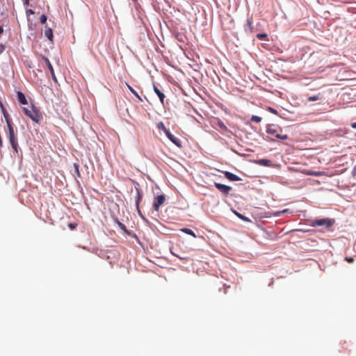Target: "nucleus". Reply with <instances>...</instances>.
Masks as SVG:
<instances>
[{
    "label": "nucleus",
    "instance_id": "1",
    "mask_svg": "<svg viewBox=\"0 0 356 356\" xmlns=\"http://www.w3.org/2000/svg\"><path fill=\"white\" fill-rule=\"evenodd\" d=\"M23 111L26 116L30 118L33 121L39 122L42 118V115L38 109L35 106L29 108H23Z\"/></svg>",
    "mask_w": 356,
    "mask_h": 356
},
{
    "label": "nucleus",
    "instance_id": "2",
    "mask_svg": "<svg viewBox=\"0 0 356 356\" xmlns=\"http://www.w3.org/2000/svg\"><path fill=\"white\" fill-rule=\"evenodd\" d=\"M8 129V139L9 142L12 146V148L14 151L17 153L18 152V143L17 139L15 136L14 128L13 126L12 122H8L7 124Z\"/></svg>",
    "mask_w": 356,
    "mask_h": 356
},
{
    "label": "nucleus",
    "instance_id": "3",
    "mask_svg": "<svg viewBox=\"0 0 356 356\" xmlns=\"http://www.w3.org/2000/svg\"><path fill=\"white\" fill-rule=\"evenodd\" d=\"M334 222L335 220L331 218L316 219L311 222V225L313 227L325 226L326 228H330Z\"/></svg>",
    "mask_w": 356,
    "mask_h": 356
},
{
    "label": "nucleus",
    "instance_id": "4",
    "mask_svg": "<svg viewBox=\"0 0 356 356\" xmlns=\"http://www.w3.org/2000/svg\"><path fill=\"white\" fill-rule=\"evenodd\" d=\"M278 129H279V128L276 127L274 125H269L267 127L266 132L269 134L274 135L277 138L282 139V140L286 139L287 136L286 134L282 135V134H278Z\"/></svg>",
    "mask_w": 356,
    "mask_h": 356
},
{
    "label": "nucleus",
    "instance_id": "5",
    "mask_svg": "<svg viewBox=\"0 0 356 356\" xmlns=\"http://www.w3.org/2000/svg\"><path fill=\"white\" fill-rule=\"evenodd\" d=\"M165 201V196L164 195H159L154 197L153 208L155 211H158L160 207L164 204Z\"/></svg>",
    "mask_w": 356,
    "mask_h": 356
},
{
    "label": "nucleus",
    "instance_id": "6",
    "mask_svg": "<svg viewBox=\"0 0 356 356\" xmlns=\"http://www.w3.org/2000/svg\"><path fill=\"white\" fill-rule=\"evenodd\" d=\"M164 133L165 134L168 138L172 143H173L177 147H181V142H180L179 139L177 138V137H175V136H173L168 129H165Z\"/></svg>",
    "mask_w": 356,
    "mask_h": 356
},
{
    "label": "nucleus",
    "instance_id": "7",
    "mask_svg": "<svg viewBox=\"0 0 356 356\" xmlns=\"http://www.w3.org/2000/svg\"><path fill=\"white\" fill-rule=\"evenodd\" d=\"M215 186L224 195H227L229 193V191L232 190L231 186H227V185H225L222 184H220V183H215Z\"/></svg>",
    "mask_w": 356,
    "mask_h": 356
},
{
    "label": "nucleus",
    "instance_id": "8",
    "mask_svg": "<svg viewBox=\"0 0 356 356\" xmlns=\"http://www.w3.org/2000/svg\"><path fill=\"white\" fill-rule=\"evenodd\" d=\"M42 60H44L45 65L47 66L50 73H51V75L52 76V79L56 81V75H55V73H54V68H53V66L51 64L49 60L47 58V57H44L43 56L42 57Z\"/></svg>",
    "mask_w": 356,
    "mask_h": 356
},
{
    "label": "nucleus",
    "instance_id": "9",
    "mask_svg": "<svg viewBox=\"0 0 356 356\" xmlns=\"http://www.w3.org/2000/svg\"><path fill=\"white\" fill-rule=\"evenodd\" d=\"M224 175H225V177L230 181H236L241 180V178L239 177H238L237 175H236L230 172L225 171V172H224Z\"/></svg>",
    "mask_w": 356,
    "mask_h": 356
},
{
    "label": "nucleus",
    "instance_id": "10",
    "mask_svg": "<svg viewBox=\"0 0 356 356\" xmlns=\"http://www.w3.org/2000/svg\"><path fill=\"white\" fill-rule=\"evenodd\" d=\"M136 193H137V197H136V208H137V211H138L139 215L141 216V212H140V210L139 208V204H140V201L142 200L143 194L138 188H136Z\"/></svg>",
    "mask_w": 356,
    "mask_h": 356
},
{
    "label": "nucleus",
    "instance_id": "11",
    "mask_svg": "<svg viewBox=\"0 0 356 356\" xmlns=\"http://www.w3.org/2000/svg\"><path fill=\"white\" fill-rule=\"evenodd\" d=\"M153 89H154V92L159 97V99H160L161 102L162 103V104H163L164 99L165 97V95L154 85L153 86Z\"/></svg>",
    "mask_w": 356,
    "mask_h": 356
},
{
    "label": "nucleus",
    "instance_id": "12",
    "mask_svg": "<svg viewBox=\"0 0 356 356\" xmlns=\"http://www.w3.org/2000/svg\"><path fill=\"white\" fill-rule=\"evenodd\" d=\"M17 95L18 101L20 104H22L23 105H26L28 104L25 95L22 92L18 91L17 92Z\"/></svg>",
    "mask_w": 356,
    "mask_h": 356
},
{
    "label": "nucleus",
    "instance_id": "13",
    "mask_svg": "<svg viewBox=\"0 0 356 356\" xmlns=\"http://www.w3.org/2000/svg\"><path fill=\"white\" fill-rule=\"evenodd\" d=\"M0 107L1 108L3 117L5 118L6 122V124H8V122H12L10 118L8 113L7 112L6 109L4 108V106H3V104L1 102H0Z\"/></svg>",
    "mask_w": 356,
    "mask_h": 356
},
{
    "label": "nucleus",
    "instance_id": "14",
    "mask_svg": "<svg viewBox=\"0 0 356 356\" xmlns=\"http://www.w3.org/2000/svg\"><path fill=\"white\" fill-rule=\"evenodd\" d=\"M44 35L51 41L53 42L54 34L51 28H48L44 31Z\"/></svg>",
    "mask_w": 356,
    "mask_h": 356
},
{
    "label": "nucleus",
    "instance_id": "15",
    "mask_svg": "<svg viewBox=\"0 0 356 356\" xmlns=\"http://www.w3.org/2000/svg\"><path fill=\"white\" fill-rule=\"evenodd\" d=\"M126 86H127V88H129V90L140 101V102H143V99L142 98L140 97V96L138 94V92L131 86H129L128 83H126Z\"/></svg>",
    "mask_w": 356,
    "mask_h": 356
},
{
    "label": "nucleus",
    "instance_id": "16",
    "mask_svg": "<svg viewBox=\"0 0 356 356\" xmlns=\"http://www.w3.org/2000/svg\"><path fill=\"white\" fill-rule=\"evenodd\" d=\"M181 231L182 232H184V233H186V234H187L191 235V236H193V237H195V238L196 237L195 234V233H194V232H193L192 229H188V228H184V229H181Z\"/></svg>",
    "mask_w": 356,
    "mask_h": 356
},
{
    "label": "nucleus",
    "instance_id": "17",
    "mask_svg": "<svg viewBox=\"0 0 356 356\" xmlns=\"http://www.w3.org/2000/svg\"><path fill=\"white\" fill-rule=\"evenodd\" d=\"M270 161L267 159H260L257 161V163L264 165V166H268L270 165Z\"/></svg>",
    "mask_w": 356,
    "mask_h": 356
},
{
    "label": "nucleus",
    "instance_id": "18",
    "mask_svg": "<svg viewBox=\"0 0 356 356\" xmlns=\"http://www.w3.org/2000/svg\"><path fill=\"white\" fill-rule=\"evenodd\" d=\"M320 99H321V95L320 94L317 95L310 96L308 97V100L309 102L317 101Z\"/></svg>",
    "mask_w": 356,
    "mask_h": 356
},
{
    "label": "nucleus",
    "instance_id": "19",
    "mask_svg": "<svg viewBox=\"0 0 356 356\" xmlns=\"http://www.w3.org/2000/svg\"><path fill=\"white\" fill-rule=\"evenodd\" d=\"M170 252H171V253H172L173 255H175V257H177V258H179V259H181V260H185V261H187V260H188V257H183V256H181V255H180V254H178L175 253V252L173 251V249H171V250H170Z\"/></svg>",
    "mask_w": 356,
    "mask_h": 356
},
{
    "label": "nucleus",
    "instance_id": "20",
    "mask_svg": "<svg viewBox=\"0 0 356 356\" xmlns=\"http://www.w3.org/2000/svg\"><path fill=\"white\" fill-rule=\"evenodd\" d=\"M250 121L259 123L261 121V118L257 115H252L250 118Z\"/></svg>",
    "mask_w": 356,
    "mask_h": 356
},
{
    "label": "nucleus",
    "instance_id": "21",
    "mask_svg": "<svg viewBox=\"0 0 356 356\" xmlns=\"http://www.w3.org/2000/svg\"><path fill=\"white\" fill-rule=\"evenodd\" d=\"M307 174L309 175H314V176H320L322 175V172H319V171H307Z\"/></svg>",
    "mask_w": 356,
    "mask_h": 356
},
{
    "label": "nucleus",
    "instance_id": "22",
    "mask_svg": "<svg viewBox=\"0 0 356 356\" xmlns=\"http://www.w3.org/2000/svg\"><path fill=\"white\" fill-rule=\"evenodd\" d=\"M116 222L121 229H122L123 231H125V232L127 231L126 226L123 223L120 222L118 220H116Z\"/></svg>",
    "mask_w": 356,
    "mask_h": 356
},
{
    "label": "nucleus",
    "instance_id": "23",
    "mask_svg": "<svg viewBox=\"0 0 356 356\" xmlns=\"http://www.w3.org/2000/svg\"><path fill=\"white\" fill-rule=\"evenodd\" d=\"M47 16L44 14H42L40 17V22L41 24H45L47 22Z\"/></svg>",
    "mask_w": 356,
    "mask_h": 356
},
{
    "label": "nucleus",
    "instance_id": "24",
    "mask_svg": "<svg viewBox=\"0 0 356 356\" xmlns=\"http://www.w3.org/2000/svg\"><path fill=\"white\" fill-rule=\"evenodd\" d=\"M77 225L76 223H70L68 227L70 229H74L76 227Z\"/></svg>",
    "mask_w": 356,
    "mask_h": 356
},
{
    "label": "nucleus",
    "instance_id": "25",
    "mask_svg": "<svg viewBox=\"0 0 356 356\" xmlns=\"http://www.w3.org/2000/svg\"><path fill=\"white\" fill-rule=\"evenodd\" d=\"M268 111H269L270 113H273V114H277V112L275 109H274L272 107H268Z\"/></svg>",
    "mask_w": 356,
    "mask_h": 356
},
{
    "label": "nucleus",
    "instance_id": "26",
    "mask_svg": "<svg viewBox=\"0 0 356 356\" xmlns=\"http://www.w3.org/2000/svg\"><path fill=\"white\" fill-rule=\"evenodd\" d=\"M158 127H159V129H161L164 132H165V129H167V128L165 127V125L163 124V122H161V123L159 124Z\"/></svg>",
    "mask_w": 356,
    "mask_h": 356
},
{
    "label": "nucleus",
    "instance_id": "27",
    "mask_svg": "<svg viewBox=\"0 0 356 356\" xmlns=\"http://www.w3.org/2000/svg\"><path fill=\"white\" fill-rule=\"evenodd\" d=\"M267 36L266 34L265 33H263V34H258L257 35V38H259V39H264Z\"/></svg>",
    "mask_w": 356,
    "mask_h": 356
},
{
    "label": "nucleus",
    "instance_id": "28",
    "mask_svg": "<svg viewBox=\"0 0 356 356\" xmlns=\"http://www.w3.org/2000/svg\"><path fill=\"white\" fill-rule=\"evenodd\" d=\"M346 261L348 263H353L354 261V259L353 257H346Z\"/></svg>",
    "mask_w": 356,
    "mask_h": 356
},
{
    "label": "nucleus",
    "instance_id": "29",
    "mask_svg": "<svg viewBox=\"0 0 356 356\" xmlns=\"http://www.w3.org/2000/svg\"><path fill=\"white\" fill-rule=\"evenodd\" d=\"M74 166L76 173L79 175V165L77 163H74Z\"/></svg>",
    "mask_w": 356,
    "mask_h": 356
},
{
    "label": "nucleus",
    "instance_id": "30",
    "mask_svg": "<svg viewBox=\"0 0 356 356\" xmlns=\"http://www.w3.org/2000/svg\"><path fill=\"white\" fill-rule=\"evenodd\" d=\"M5 49V47L3 44H0V53L3 52Z\"/></svg>",
    "mask_w": 356,
    "mask_h": 356
},
{
    "label": "nucleus",
    "instance_id": "31",
    "mask_svg": "<svg viewBox=\"0 0 356 356\" xmlns=\"http://www.w3.org/2000/svg\"><path fill=\"white\" fill-rule=\"evenodd\" d=\"M247 22H248L249 26L251 27V26H252V20H251V19L248 18Z\"/></svg>",
    "mask_w": 356,
    "mask_h": 356
},
{
    "label": "nucleus",
    "instance_id": "32",
    "mask_svg": "<svg viewBox=\"0 0 356 356\" xmlns=\"http://www.w3.org/2000/svg\"><path fill=\"white\" fill-rule=\"evenodd\" d=\"M23 1H24V5H28L29 4V0H23Z\"/></svg>",
    "mask_w": 356,
    "mask_h": 356
},
{
    "label": "nucleus",
    "instance_id": "33",
    "mask_svg": "<svg viewBox=\"0 0 356 356\" xmlns=\"http://www.w3.org/2000/svg\"><path fill=\"white\" fill-rule=\"evenodd\" d=\"M351 127L353 128V129H356V122L353 123Z\"/></svg>",
    "mask_w": 356,
    "mask_h": 356
},
{
    "label": "nucleus",
    "instance_id": "34",
    "mask_svg": "<svg viewBox=\"0 0 356 356\" xmlns=\"http://www.w3.org/2000/svg\"><path fill=\"white\" fill-rule=\"evenodd\" d=\"M3 32V29L1 26H0V35Z\"/></svg>",
    "mask_w": 356,
    "mask_h": 356
},
{
    "label": "nucleus",
    "instance_id": "35",
    "mask_svg": "<svg viewBox=\"0 0 356 356\" xmlns=\"http://www.w3.org/2000/svg\"><path fill=\"white\" fill-rule=\"evenodd\" d=\"M27 12L29 13L33 14V11L32 10H29Z\"/></svg>",
    "mask_w": 356,
    "mask_h": 356
},
{
    "label": "nucleus",
    "instance_id": "36",
    "mask_svg": "<svg viewBox=\"0 0 356 356\" xmlns=\"http://www.w3.org/2000/svg\"><path fill=\"white\" fill-rule=\"evenodd\" d=\"M238 216L240 217V218H243L242 216L238 215Z\"/></svg>",
    "mask_w": 356,
    "mask_h": 356
}]
</instances>
